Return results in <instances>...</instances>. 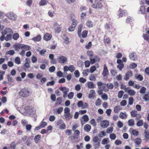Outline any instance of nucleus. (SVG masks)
I'll use <instances>...</instances> for the list:
<instances>
[{"label":"nucleus","instance_id":"14","mask_svg":"<svg viewBox=\"0 0 149 149\" xmlns=\"http://www.w3.org/2000/svg\"><path fill=\"white\" fill-rule=\"evenodd\" d=\"M109 122L106 120L101 121L100 123L101 126L103 128H107L109 126Z\"/></svg>","mask_w":149,"mask_h":149},{"label":"nucleus","instance_id":"49","mask_svg":"<svg viewBox=\"0 0 149 149\" xmlns=\"http://www.w3.org/2000/svg\"><path fill=\"white\" fill-rule=\"evenodd\" d=\"M146 90V87L143 86L140 89V93L141 94H143L145 93Z\"/></svg>","mask_w":149,"mask_h":149},{"label":"nucleus","instance_id":"30","mask_svg":"<svg viewBox=\"0 0 149 149\" xmlns=\"http://www.w3.org/2000/svg\"><path fill=\"white\" fill-rule=\"evenodd\" d=\"M87 85L89 88H94L95 87V85L93 83L91 82H88L87 83Z\"/></svg>","mask_w":149,"mask_h":149},{"label":"nucleus","instance_id":"3","mask_svg":"<svg viewBox=\"0 0 149 149\" xmlns=\"http://www.w3.org/2000/svg\"><path fill=\"white\" fill-rule=\"evenodd\" d=\"M92 7L97 9H101L103 7L102 3L97 0H95L92 5Z\"/></svg>","mask_w":149,"mask_h":149},{"label":"nucleus","instance_id":"15","mask_svg":"<svg viewBox=\"0 0 149 149\" xmlns=\"http://www.w3.org/2000/svg\"><path fill=\"white\" fill-rule=\"evenodd\" d=\"M11 33H13L12 29L10 28H6L2 32V34L3 35H5L7 34H10Z\"/></svg>","mask_w":149,"mask_h":149},{"label":"nucleus","instance_id":"19","mask_svg":"<svg viewBox=\"0 0 149 149\" xmlns=\"http://www.w3.org/2000/svg\"><path fill=\"white\" fill-rule=\"evenodd\" d=\"M52 37V36L51 34L46 33L43 37L44 39L46 41L49 40Z\"/></svg>","mask_w":149,"mask_h":149},{"label":"nucleus","instance_id":"25","mask_svg":"<svg viewBox=\"0 0 149 149\" xmlns=\"http://www.w3.org/2000/svg\"><path fill=\"white\" fill-rule=\"evenodd\" d=\"M120 118L122 119H126L127 117V115L126 113H123L121 112L120 113L119 115Z\"/></svg>","mask_w":149,"mask_h":149},{"label":"nucleus","instance_id":"48","mask_svg":"<svg viewBox=\"0 0 149 149\" xmlns=\"http://www.w3.org/2000/svg\"><path fill=\"white\" fill-rule=\"evenodd\" d=\"M102 102V101L100 99L98 98L96 100L95 103V105L96 106L100 105L101 104Z\"/></svg>","mask_w":149,"mask_h":149},{"label":"nucleus","instance_id":"52","mask_svg":"<svg viewBox=\"0 0 149 149\" xmlns=\"http://www.w3.org/2000/svg\"><path fill=\"white\" fill-rule=\"evenodd\" d=\"M75 26L71 25L69 27L68 29V31L70 32L73 31L75 29Z\"/></svg>","mask_w":149,"mask_h":149},{"label":"nucleus","instance_id":"5","mask_svg":"<svg viewBox=\"0 0 149 149\" xmlns=\"http://www.w3.org/2000/svg\"><path fill=\"white\" fill-rule=\"evenodd\" d=\"M97 85L98 88L99 89L97 91V93L99 95H101L103 94V91L105 92L104 88H103L102 82L101 81H98L97 83Z\"/></svg>","mask_w":149,"mask_h":149},{"label":"nucleus","instance_id":"8","mask_svg":"<svg viewBox=\"0 0 149 149\" xmlns=\"http://www.w3.org/2000/svg\"><path fill=\"white\" fill-rule=\"evenodd\" d=\"M133 76L132 71L130 70L127 71L124 77V79L125 81H127L129 80L130 77Z\"/></svg>","mask_w":149,"mask_h":149},{"label":"nucleus","instance_id":"47","mask_svg":"<svg viewBox=\"0 0 149 149\" xmlns=\"http://www.w3.org/2000/svg\"><path fill=\"white\" fill-rule=\"evenodd\" d=\"M143 37L145 40L149 42V36L147 34H143Z\"/></svg>","mask_w":149,"mask_h":149},{"label":"nucleus","instance_id":"45","mask_svg":"<svg viewBox=\"0 0 149 149\" xmlns=\"http://www.w3.org/2000/svg\"><path fill=\"white\" fill-rule=\"evenodd\" d=\"M144 133L145 134V138L148 140H149V132H148L146 130L144 131Z\"/></svg>","mask_w":149,"mask_h":149},{"label":"nucleus","instance_id":"20","mask_svg":"<svg viewBox=\"0 0 149 149\" xmlns=\"http://www.w3.org/2000/svg\"><path fill=\"white\" fill-rule=\"evenodd\" d=\"M63 108L62 107H60L57 109H54L53 110L54 113H61L63 111Z\"/></svg>","mask_w":149,"mask_h":149},{"label":"nucleus","instance_id":"33","mask_svg":"<svg viewBox=\"0 0 149 149\" xmlns=\"http://www.w3.org/2000/svg\"><path fill=\"white\" fill-rule=\"evenodd\" d=\"M91 129V126L88 124H86L84 126V130L86 132L89 131Z\"/></svg>","mask_w":149,"mask_h":149},{"label":"nucleus","instance_id":"1","mask_svg":"<svg viewBox=\"0 0 149 149\" xmlns=\"http://www.w3.org/2000/svg\"><path fill=\"white\" fill-rule=\"evenodd\" d=\"M20 96L23 97H26L30 95L31 92L29 89L26 88L24 87L22 88L19 92Z\"/></svg>","mask_w":149,"mask_h":149},{"label":"nucleus","instance_id":"23","mask_svg":"<svg viewBox=\"0 0 149 149\" xmlns=\"http://www.w3.org/2000/svg\"><path fill=\"white\" fill-rule=\"evenodd\" d=\"M41 39V36L39 35L37 36L36 37L33 38L32 40L34 42H38L40 41Z\"/></svg>","mask_w":149,"mask_h":149},{"label":"nucleus","instance_id":"43","mask_svg":"<svg viewBox=\"0 0 149 149\" xmlns=\"http://www.w3.org/2000/svg\"><path fill=\"white\" fill-rule=\"evenodd\" d=\"M95 94V91L94 90H91L90 91V93L89 94L88 97L90 98L93 97Z\"/></svg>","mask_w":149,"mask_h":149},{"label":"nucleus","instance_id":"41","mask_svg":"<svg viewBox=\"0 0 149 149\" xmlns=\"http://www.w3.org/2000/svg\"><path fill=\"white\" fill-rule=\"evenodd\" d=\"M142 141V139L140 138H137L135 140V143L137 145L140 144Z\"/></svg>","mask_w":149,"mask_h":149},{"label":"nucleus","instance_id":"7","mask_svg":"<svg viewBox=\"0 0 149 149\" xmlns=\"http://www.w3.org/2000/svg\"><path fill=\"white\" fill-rule=\"evenodd\" d=\"M59 89L63 93V97H66L67 93L69 91V88L66 87L61 86L59 88Z\"/></svg>","mask_w":149,"mask_h":149},{"label":"nucleus","instance_id":"26","mask_svg":"<svg viewBox=\"0 0 149 149\" xmlns=\"http://www.w3.org/2000/svg\"><path fill=\"white\" fill-rule=\"evenodd\" d=\"M64 116L67 120H69L72 118V116L70 113H64Z\"/></svg>","mask_w":149,"mask_h":149},{"label":"nucleus","instance_id":"46","mask_svg":"<svg viewBox=\"0 0 149 149\" xmlns=\"http://www.w3.org/2000/svg\"><path fill=\"white\" fill-rule=\"evenodd\" d=\"M143 99L145 101L149 100V92L147 94L145 95L143 97Z\"/></svg>","mask_w":149,"mask_h":149},{"label":"nucleus","instance_id":"2","mask_svg":"<svg viewBox=\"0 0 149 149\" xmlns=\"http://www.w3.org/2000/svg\"><path fill=\"white\" fill-rule=\"evenodd\" d=\"M80 134V132L78 130H76L74 132L73 136H70L68 138V140L71 142L73 143L75 142V139H78V137Z\"/></svg>","mask_w":149,"mask_h":149},{"label":"nucleus","instance_id":"44","mask_svg":"<svg viewBox=\"0 0 149 149\" xmlns=\"http://www.w3.org/2000/svg\"><path fill=\"white\" fill-rule=\"evenodd\" d=\"M19 37V35L18 33H14L13 36V39L15 40H17Z\"/></svg>","mask_w":149,"mask_h":149},{"label":"nucleus","instance_id":"59","mask_svg":"<svg viewBox=\"0 0 149 149\" xmlns=\"http://www.w3.org/2000/svg\"><path fill=\"white\" fill-rule=\"evenodd\" d=\"M134 102V99L132 97H130L129 99L128 104H129L131 105L133 104Z\"/></svg>","mask_w":149,"mask_h":149},{"label":"nucleus","instance_id":"24","mask_svg":"<svg viewBox=\"0 0 149 149\" xmlns=\"http://www.w3.org/2000/svg\"><path fill=\"white\" fill-rule=\"evenodd\" d=\"M86 25L87 27L90 28L93 26V22L91 20H88L86 22Z\"/></svg>","mask_w":149,"mask_h":149},{"label":"nucleus","instance_id":"40","mask_svg":"<svg viewBox=\"0 0 149 149\" xmlns=\"http://www.w3.org/2000/svg\"><path fill=\"white\" fill-rule=\"evenodd\" d=\"M15 62L16 64H20L21 63L20 58L19 57H17L15 59Z\"/></svg>","mask_w":149,"mask_h":149},{"label":"nucleus","instance_id":"13","mask_svg":"<svg viewBox=\"0 0 149 149\" xmlns=\"http://www.w3.org/2000/svg\"><path fill=\"white\" fill-rule=\"evenodd\" d=\"M129 56L130 59L133 61L136 60L137 59V56L135 52H133L129 54Z\"/></svg>","mask_w":149,"mask_h":149},{"label":"nucleus","instance_id":"37","mask_svg":"<svg viewBox=\"0 0 149 149\" xmlns=\"http://www.w3.org/2000/svg\"><path fill=\"white\" fill-rule=\"evenodd\" d=\"M89 72V70L88 69H86L84 70L82 72L83 76L86 77L88 75V72Z\"/></svg>","mask_w":149,"mask_h":149},{"label":"nucleus","instance_id":"56","mask_svg":"<svg viewBox=\"0 0 149 149\" xmlns=\"http://www.w3.org/2000/svg\"><path fill=\"white\" fill-rule=\"evenodd\" d=\"M109 141L108 140V138L103 139L102 141V143L103 144H105L109 143Z\"/></svg>","mask_w":149,"mask_h":149},{"label":"nucleus","instance_id":"62","mask_svg":"<svg viewBox=\"0 0 149 149\" xmlns=\"http://www.w3.org/2000/svg\"><path fill=\"white\" fill-rule=\"evenodd\" d=\"M68 67L69 70L71 72H72L75 70V68L73 65H70Z\"/></svg>","mask_w":149,"mask_h":149},{"label":"nucleus","instance_id":"6","mask_svg":"<svg viewBox=\"0 0 149 149\" xmlns=\"http://www.w3.org/2000/svg\"><path fill=\"white\" fill-rule=\"evenodd\" d=\"M131 116L132 117H136V120H138L140 118L141 116L139 114H137V111L136 110H133L130 112Z\"/></svg>","mask_w":149,"mask_h":149},{"label":"nucleus","instance_id":"27","mask_svg":"<svg viewBox=\"0 0 149 149\" xmlns=\"http://www.w3.org/2000/svg\"><path fill=\"white\" fill-rule=\"evenodd\" d=\"M126 11L125 10H122L121 9H120L119 11V14L118 15L119 17H122L123 16L124 13H125Z\"/></svg>","mask_w":149,"mask_h":149},{"label":"nucleus","instance_id":"53","mask_svg":"<svg viewBox=\"0 0 149 149\" xmlns=\"http://www.w3.org/2000/svg\"><path fill=\"white\" fill-rule=\"evenodd\" d=\"M72 22L71 24V25L76 27L78 24V22L77 20L75 19H73L72 20Z\"/></svg>","mask_w":149,"mask_h":149},{"label":"nucleus","instance_id":"39","mask_svg":"<svg viewBox=\"0 0 149 149\" xmlns=\"http://www.w3.org/2000/svg\"><path fill=\"white\" fill-rule=\"evenodd\" d=\"M143 120H138L136 123V125L138 127H140L143 125Z\"/></svg>","mask_w":149,"mask_h":149},{"label":"nucleus","instance_id":"31","mask_svg":"<svg viewBox=\"0 0 149 149\" xmlns=\"http://www.w3.org/2000/svg\"><path fill=\"white\" fill-rule=\"evenodd\" d=\"M88 33V31L87 30H85L83 31L81 34V36L83 38H84L87 37Z\"/></svg>","mask_w":149,"mask_h":149},{"label":"nucleus","instance_id":"29","mask_svg":"<svg viewBox=\"0 0 149 149\" xmlns=\"http://www.w3.org/2000/svg\"><path fill=\"white\" fill-rule=\"evenodd\" d=\"M140 11L141 13L142 14H145L146 11L145 7L144 6H140Z\"/></svg>","mask_w":149,"mask_h":149},{"label":"nucleus","instance_id":"21","mask_svg":"<svg viewBox=\"0 0 149 149\" xmlns=\"http://www.w3.org/2000/svg\"><path fill=\"white\" fill-rule=\"evenodd\" d=\"M125 92L128 93L129 95L131 96L134 95L136 93L135 92L134 90H131L130 89V88L128 89L127 90L126 89L125 91Z\"/></svg>","mask_w":149,"mask_h":149},{"label":"nucleus","instance_id":"9","mask_svg":"<svg viewBox=\"0 0 149 149\" xmlns=\"http://www.w3.org/2000/svg\"><path fill=\"white\" fill-rule=\"evenodd\" d=\"M93 141L94 143V146L96 147H98L100 143V139H99L97 136H95L93 138Z\"/></svg>","mask_w":149,"mask_h":149},{"label":"nucleus","instance_id":"16","mask_svg":"<svg viewBox=\"0 0 149 149\" xmlns=\"http://www.w3.org/2000/svg\"><path fill=\"white\" fill-rule=\"evenodd\" d=\"M90 58V62L92 64L94 63L96 61L99 62L100 60V58L97 56H94V58Z\"/></svg>","mask_w":149,"mask_h":149},{"label":"nucleus","instance_id":"10","mask_svg":"<svg viewBox=\"0 0 149 149\" xmlns=\"http://www.w3.org/2000/svg\"><path fill=\"white\" fill-rule=\"evenodd\" d=\"M58 61L60 63H64L67 61V58L64 56H61L58 57Z\"/></svg>","mask_w":149,"mask_h":149},{"label":"nucleus","instance_id":"4","mask_svg":"<svg viewBox=\"0 0 149 149\" xmlns=\"http://www.w3.org/2000/svg\"><path fill=\"white\" fill-rule=\"evenodd\" d=\"M102 85L105 92H106L109 91V89H112L113 88V85L111 83L106 84L102 83Z\"/></svg>","mask_w":149,"mask_h":149},{"label":"nucleus","instance_id":"63","mask_svg":"<svg viewBox=\"0 0 149 149\" xmlns=\"http://www.w3.org/2000/svg\"><path fill=\"white\" fill-rule=\"evenodd\" d=\"M74 96V93L73 92H70L68 95V97L69 99H72Z\"/></svg>","mask_w":149,"mask_h":149},{"label":"nucleus","instance_id":"50","mask_svg":"<svg viewBox=\"0 0 149 149\" xmlns=\"http://www.w3.org/2000/svg\"><path fill=\"white\" fill-rule=\"evenodd\" d=\"M30 67L29 63H25L23 65V67L24 70L28 69Z\"/></svg>","mask_w":149,"mask_h":149},{"label":"nucleus","instance_id":"35","mask_svg":"<svg viewBox=\"0 0 149 149\" xmlns=\"http://www.w3.org/2000/svg\"><path fill=\"white\" fill-rule=\"evenodd\" d=\"M135 77L140 81H142L143 79V76L140 74L138 75L137 74H135Z\"/></svg>","mask_w":149,"mask_h":149},{"label":"nucleus","instance_id":"36","mask_svg":"<svg viewBox=\"0 0 149 149\" xmlns=\"http://www.w3.org/2000/svg\"><path fill=\"white\" fill-rule=\"evenodd\" d=\"M48 2L46 0H41L39 2V5L40 6L47 4Z\"/></svg>","mask_w":149,"mask_h":149},{"label":"nucleus","instance_id":"32","mask_svg":"<svg viewBox=\"0 0 149 149\" xmlns=\"http://www.w3.org/2000/svg\"><path fill=\"white\" fill-rule=\"evenodd\" d=\"M41 136L40 135L38 134L35 137L34 139L35 142L37 143L41 139Z\"/></svg>","mask_w":149,"mask_h":149},{"label":"nucleus","instance_id":"54","mask_svg":"<svg viewBox=\"0 0 149 149\" xmlns=\"http://www.w3.org/2000/svg\"><path fill=\"white\" fill-rule=\"evenodd\" d=\"M82 119L85 122H87L89 120V118L87 115H84L82 116Z\"/></svg>","mask_w":149,"mask_h":149},{"label":"nucleus","instance_id":"42","mask_svg":"<svg viewBox=\"0 0 149 149\" xmlns=\"http://www.w3.org/2000/svg\"><path fill=\"white\" fill-rule=\"evenodd\" d=\"M16 147V144L14 142H12L9 147H8L9 149H15Z\"/></svg>","mask_w":149,"mask_h":149},{"label":"nucleus","instance_id":"64","mask_svg":"<svg viewBox=\"0 0 149 149\" xmlns=\"http://www.w3.org/2000/svg\"><path fill=\"white\" fill-rule=\"evenodd\" d=\"M96 70V68L94 66H93L91 67L89 71H90L91 73H92Z\"/></svg>","mask_w":149,"mask_h":149},{"label":"nucleus","instance_id":"58","mask_svg":"<svg viewBox=\"0 0 149 149\" xmlns=\"http://www.w3.org/2000/svg\"><path fill=\"white\" fill-rule=\"evenodd\" d=\"M110 138L112 140H115L116 138V136L114 133H112L110 134L109 136Z\"/></svg>","mask_w":149,"mask_h":149},{"label":"nucleus","instance_id":"22","mask_svg":"<svg viewBox=\"0 0 149 149\" xmlns=\"http://www.w3.org/2000/svg\"><path fill=\"white\" fill-rule=\"evenodd\" d=\"M97 74H91L89 77V79L92 81H95L96 80V77L97 76Z\"/></svg>","mask_w":149,"mask_h":149},{"label":"nucleus","instance_id":"34","mask_svg":"<svg viewBox=\"0 0 149 149\" xmlns=\"http://www.w3.org/2000/svg\"><path fill=\"white\" fill-rule=\"evenodd\" d=\"M120 109H121L120 106H116L114 108V112L115 113H118Z\"/></svg>","mask_w":149,"mask_h":149},{"label":"nucleus","instance_id":"18","mask_svg":"<svg viewBox=\"0 0 149 149\" xmlns=\"http://www.w3.org/2000/svg\"><path fill=\"white\" fill-rule=\"evenodd\" d=\"M22 44H18L13 45V47L15 50L17 51H19L20 49H22Z\"/></svg>","mask_w":149,"mask_h":149},{"label":"nucleus","instance_id":"61","mask_svg":"<svg viewBox=\"0 0 149 149\" xmlns=\"http://www.w3.org/2000/svg\"><path fill=\"white\" fill-rule=\"evenodd\" d=\"M101 98L104 100H106L108 99V96L107 94L104 93L101 95Z\"/></svg>","mask_w":149,"mask_h":149},{"label":"nucleus","instance_id":"55","mask_svg":"<svg viewBox=\"0 0 149 149\" xmlns=\"http://www.w3.org/2000/svg\"><path fill=\"white\" fill-rule=\"evenodd\" d=\"M12 35L10 34H8L7 36L5 37V40L6 41H8L12 39Z\"/></svg>","mask_w":149,"mask_h":149},{"label":"nucleus","instance_id":"11","mask_svg":"<svg viewBox=\"0 0 149 149\" xmlns=\"http://www.w3.org/2000/svg\"><path fill=\"white\" fill-rule=\"evenodd\" d=\"M109 74V71L106 64L104 65L103 70L102 73V74L104 77L107 76Z\"/></svg>","mask_w":149,"mask_h":149},{"label":"nucleus","instance_id":"12","mask_svg":"<svg viewBox=\"0 0 149 149\" xmlns=\"http://www.w3.org/2000/svg\"><path fill=\"white\" fill-rule=\"evenodd\" d=\"M7 17L10 19L13 20H15L17 18V15L12 12L8 13Z\"/></svg>","mask_w":149,"mask_h":149},{"label":"nucleus","instance_id":"38","mask_svg":"<svg viewBox=\"0 0 149 149\" xmlns=\"http://www.w3.org/2000/svg\"><path fill=\"white\" fill-rule=\"evenodd\" d=\"M128 123L129 126H133L134 125V120L130 119L128 120Z\"/></svg>","mask_w":149,"mask_h":149},{"label":"nucleus","instance_id":"17","mask_svg":"<svg viewBox=\"0 0 149 149\" xmlns=\"http://www.w3.org/2000/svg\"><path fill=\"white\" fill-rule=\"evenodd\" d=\"M83 27V25L80 24L79 25L78 27L77 33L78 36L80 37H81V31Z\"/></svg>","mask_w":149,"mask_h":149},{"label":"nucleus","instance_id":"60","mask_svg":"<svg viewBox=\"0 0 149 149\" xmlns=\"http://www.w3.org/2000/svg\"><path fill=\"white\" fill-rule=\"evenodd\" d=\"M47 124V123L46 122L42 121L41 122L40 125V126H41L42 128H43L46 126Z\"/></svg>","mask_w":149,"mask_h":149},{"label":"nucleus","instance_id":"28","mask_svg":"<svg viewBox=\"0 0 149 149\" xmlns=\"http://www.w3.org/2000/svg\"><path fill=\"white\" fill-rule=\"evenodd\" d=\"M31 48L29 46L22 44V49H24L25 51L30 50Z\"/></svg>","mask_w":149,"mask_h":149},{"label":"nucleus","instance_id":"51","mask_svg":"<svg viewBox=\"0 0 149 149\" xmlns=\"http://www.w3.org/2000/svg\"><path fill=\"white\" fill-rule=\"evenodd\" d=\"M113 130V127H108L107 130L106 132L107 133H110L112 132Z\"/></svg>","mask_w":149,"mask_h":149},{"label":"nucleus","instance_id":"57","mask_svg":"<svg viewBox=\"0 0 149 149\" xmlns=\"http://www.w3.org/2000/svg\"><path fill=\"white\" fill-rule=\"evenodd\" d=\"M124 92L123 91H120L118 92V97L119 98H121L122 97Z\"/></svg>","mask_w":149,"mask_h":149}]
</instances>
